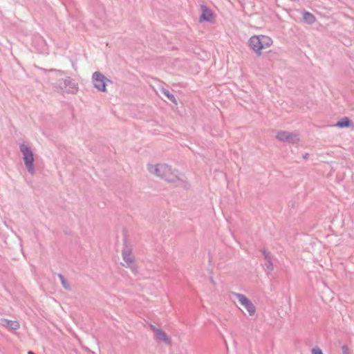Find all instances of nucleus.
Segmentation results:
<instances>
[{
  "mask_svg": "<svg viewBox=\"0 0 354 354\" xmlns=\"http://www.w3.org/2000/svg\"><path fill=\"white\" fill-rule=\"evenodd\" d=\"M147 169L151 173L169 183L183 181V175L178 174L177 171L172 170L170 166L166 164L148 165Z\"/></svg>",
  "mask_w": 354,
  "mask_h": 354,
  "instance_id": "obj_1",
  "label": "nucleus"
},
{
  "mask_svg": "<svg viewBox=\"0 0 354 354\" xmlns=\"http://www.w3.org/2000/svg\"><path fill=\"white\" fill-rule=\"evenodd\" d=\"M19 149L23 154L24 165L28 172L33 176L35 174V167L34 165V155L31 148L28 145L22 143L19 145Z\"/></svg>",
  "mask_w": 354,
  "mask_h": 354,
  "instance_id": "obj_2",
  "label": "nucleus"
},
{
  "mask_svg": "<svg viewBox=\"0 0 354 354\" xmlns=\"http://www.w3.org/2000/svg\"><path fill=\"white\" fill-rule=\"evenodd\" d=\"M56 87L63 93L75 94L78 91L77 83L71 77L59 80Z\"/></svg>",
  "mask_w": 354,
  "mask_h": 354,
  "instance_id": "obj_3",
  "label": "nucleus"
},
{
  "mask_svg": "<svg viewBox=\"0 0 354 354\" xmlns=\"http://www.w3.org/2000/svg\"><path fill=\"white\" fill-rule=\"evenodd\" d=\"M92 81L94 87L99 91L102 92H105L106 91V82H111L110 80L107 79L102 73L99 71H95L93 73Z\"/></svg>",
  "mask_w": 354,
  "mask_h": 354,
  "instance_id": "obj_4",
  "label": "nucleus"
},
{
  "mask_svg": "<svg viewBox=\"0 0 354 354\" xmlns=\"http://www.w3.org/2000/svg\"><path fill=\"white\" fill-rule=\"evenodd\" d=\"M276 138L281 142H287L290 144H297L299 142V137L297 133L286 131H280L277 133Z\"/></svg>",
  "mask_w": 354,
  "mask_h": 354,
  "instance_id": "obj_5",
  "label": "nucleus"
},
{
  "mask_svg": "<svg viewBox=\"0 0 354 354\" xmlns=\"http://www.w3.org/2000/svg\"><path fill=\"white\" fill-rule=\"evenodd\" d=\"M233 295L236 297L239 303L245 308L250 315L252 316L255 314L256 307L248 298L241 293L234 292Z\"/></svg>",
  "mask_w": 354,
  "mask_h": 354,
  "instance_id": "obj_6",
  "label": "nucleus"
},
{
  "mask_svg": "<svg viewBox=\"0 0 354 354\" xmlns=\"http://www.w3.org/2000/svg\"><path fill=\"white\" fill-rule=\"evenodd\" d=\"M122 259L125 262L126 265L122 264L123 266H129L134 262V256L132 254L131 246L128 245L127 241H124L122 251Z\"/></svg>",
  "mask_w": 354,
  "mask_h": 354,
  "instance_id": "obj_7",
  "label": "nucleus"
},
{
  "mask_svg": "<svg viewBox=\"0 0 354 354\" xmlns=\"http://www.w3.org/2000/svg\"><path fill=\"white\" fill-rule=\"evenodd\" d=\"M249 46L258 55H261L262 46L261 43V39L259 35H254L251 37L249 39Z\"/></svg>",
  "mask_w": 354,
  "mask_h": 354,
  "instance_id": "obj_8",
  "label": "nucleus"
},
{
  "mask_svg": "<svg viewBox=\"0 0 354 354\" xmlns=\"http://www.w3.org/2000/svg\"><path fill=\"white\" fill-rule=\"evenodd\" d=\"M151 330L155 333V337L157 340L162 341L167 344H171V339L167 335L165 332H164L162 329L157 328L153 325H151Z\"/></svg>",
  "mask_w": 354,
  "mask_h": 354,
  "instance_id": "obj_9",
  "label": "nucleus"
},
{
  "mask_svg": "<svg viewBox=\"0 0 354 354\" xmlns=\"http://www.w3.org/2000/svg\"><path fill=\"white\" fill-rule=\"evenodd\" d=\"M0 325L10 330H17L20 327L19 322L3 318L0 319Z\"/></svg>",
  "mask_w": 354,
  "mask_h": 354,
  "instance_id": "obj_10",
  "label": "nucleus"
},
{
  "mask_svg": "<svg viewBox=\"0 0 354 354\" xmlns=\"http://www.w3.org/2000/svg\"><path fill=\"white\" fill-rule=\"evenodd\" d=\"M202 14L200 17V21H211L212 19V12L207 6H201Z\"/></svg>",
  "mask_w": 354,
  "mask_h": 354,
  "instance_id": "obj_11",
  "label": "nucleus"
},
{
  "mask_svg": "<svg viewBox=\"0 0 354 354\" xmlns=\"http://www.w3.org/2000/svg\"><path fill=\"white\" fill-rule=\"evenodd\" d=\"M262 253L266 260L265 267L267 270L272 271L274 270V266L272 263V259L271 253L266 250H262Z\"/></svg>",
  "mask_w": 354,
  "mask_h": 354,
  "instance_id": "obj_12",
  "label": "nucleus"
},
{
  "mask_svg": "<svg viewBox=\"0 0 354 354\" xmlns=\"http://www.w3.org/2000/svg\"><path fill=\"white\" fill-rule=\"evenodd\" d=\"M259 36L261 39V43L263 49L268 48L272 44V39L270 37L263 35Z\"/></svg>",
  "mask_w": 354,
  "mask_h": 354,
  "instance_id": "obj_13",
  "label": "nucleus"
},
{
  "mask_svg": "<svg viewBox=\"0 0 354 354\" xmlns=\"http://www.w3.org/2000/svg\"><path fill=\"white\" fill-rule=\"evenodd\" d=\"M353 124L352 121L347 117H344L342 118L340 120L337 121L335 126L339 128H345L348 127Z\"/></svg>",
  "mask_w": 354,
  "mask_h": 354,
  "instance_id": "obj_14",
  "label": "nucleus"
},
{
  "mask_svg": "<svg viewBox=\"0 0 354 354\" xmlns=\"http://www.w3.org/2000/svg\"><path fill=\"white\" fill-rule=\"evenodd\" d=\"M304 20L308 24H313L315 22V17L310 12L305 11L303 14Z\"/></svg>",
  "mask_w": 354,
  "mask_h": 354,
  "instance_id": "obj_15",
  "label": "nucleus"
},
{
  "mask_svg": "<svg viewBox=\"0 0 354 354\" xmlns=\"http://www.w3.org/2000/svg\"><path fill=\"white\" fill-rule=\"evenodd\" d=\"M162 93L167 97L168 100H169L171 102L174 103V104H177V101H176V99L175 97V96L171 94L168 90L167 89H163L162 91Z\"/></svg>",
  "mask_w": 354,
  "mask_h": 354,
  "instance_id": "obj_16",
  "label": "nucleus"
},
{
  "mask_svg": "<svg viewBox=\"0 0 354 354\" xmlns=\"http://www.w3.org/2000/svg\"><path fill=\"white\" fill-rule=\"evenodd\" d=\"M58 277L59 278L60 281H61V283L63 286V287L66 289V290H71V286L68 283L67 281L66 280V279L64 278V275L62 274H58Z\"/></svg>",
  "mask_w": 354,
  "mask_h": 354,
  "instance_id": "obj_17",
  "label": "nucleus"
},
{
  "mask_svg": "<svg viewBox=\"0 0 354 354\" xmlns=\"http://www.w3.org/2000/svg\"><path fill=\"white\" fill-rule=\"evenodd\" d=\"M311 354H324L322 349L317 346L311 349Z\"/></svg>",
  "mask_w": 354,
  "mask_h": 354,
  "instance_id": "obj_18",
  "label": "nucleus"
},
{
  "mask_svg": "<svg viewBox=\"0 0 354 354\" xmlns=\"http://www.w3.org/2000/svg\"><path fill=\"white\" fill-rule=\"evenodd\" d=\"M342 353L343 354H349L348 353V348L346 346H343L342 348Z\"/></svg>",
  "mask_w": 354,
  "mask_h": 354,
  "instance_id": "obj_19",
  "label": "nucleus"
},
{
  "mask_svg": "<svg viewBox=\"0 0 354 354\" xmlns=\"http://www.w3.org/2000/svg\"><path fill=\"white\" fill-rule=\"evenodd\" d=\"M129 267H130V268H131V271H132L134 274H137L138 270H137V268H136V267L135 266H131V265H130Z\"/></svg>",
  "mask_w": 354,
  "mask_h": 354,
  "instance_id": "obj_20",
  "label": "nucleus"
},
{
  "mask_svg": "<svg viewBox=\"0 0 354 354\" xmlns=\"http://www.w3.org/2000/svg\"><path fill=\"white\" fill-rule=\"evenodd\" d=\"M50 71H58V72H59V73H60L61 74H64V71H57V70H55V69H50Z\"/></svg>",
  "mask_w": 354,
  "mask_h": 354,
  "instance_id": "obj_21",
  "label": "nucleus"
},
{
  "mask_svg": "<svg viewBox=\"0 0 354 354\" xmlns=\"http://www.w3.org/2000/svg\"><path fill=\"white\" fill-rule=\"evenodd\" d=\"M308 153H305V154L304 155V159H307V158H308Z\"/></svg>",
  "mask_w": 354,
  "mask_h": 354,
  "instance_id": "obj_22",
  "label": "nucleus"
},
{
  "mask_svg": "<svg viewBox=\"0 0 354 354\" xmlns=\"http://www.w3.org/2000/svg\"><path fill=\"white\" fill-rule=\"evenodd\" d=\"M28 354H34L32 351H29Z\"/></svg>",
  "mask_w": 354,
  "mask_h": 354,
  "instance_id": "obj_23",
  "label": "nucleus"
}]
</instances>
